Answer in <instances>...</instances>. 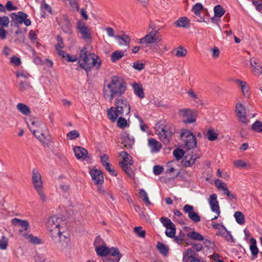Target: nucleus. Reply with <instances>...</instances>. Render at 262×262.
Listing matches in <instances>:
<instances>
[{
    "label": "nucleus",
    "instance_id": "1",
    "mask_svg": "<svg viewBox=\"0 0 262 262\" xmlns=\"http://www.w3.org/2000/svg\"><path fill=\"white\" fill-rule=\"evenodd\" d=\"M127 83L119 76H113L104 82L103 86V97L109 101L115 98V106H112L107 111L110 120L115 122L119 116L127 115L130 111V106L127 99L122 95L127 91Z\"/></svg>",
    "mask_w": 262,
    "mask_h": 262
},
{
    "label": "nucleus",
    "instance_id": "2",
    "mask_svg": "<svg viewBox=\"0 0 262 262\" xmlns=\"http://www.w3.org/2000/svg\"><path fill=\"white\" fill-rule=\"evenodd\" d=\"M47 228L51 232L52 238L59 237L60 241L64 239L69 241V234L67 232V225L65 221L56 216L50 217L47 223Z\"/></svg>",
    "mask_w": 262,
    "mask_h": 262
},
{
    "label": "nucleus",
    "instance_id": "3",
    "mask_svg": "<svg viewBox=\"0 0 262 262\" xmlns=\"http://www.w3.org/2000/svg\"><path fill=\"white\" fill-rule=\"evenodd\" d=\"M78 63L81 68L89 72L93 67L98 69L101 66V60L94 53L87 54L86 48L84 47L80 51Z\"/></svg>",
    "mask_w": 262,
    "mask_h": 262
},
{
    "label": "nucleus",
    "instance_id": "4",
    "mask_svg": "<svg viewBox=\"0 0 262 262\" xmlns=\"http://www.w3.org/2000/svg\"><path fill=\"white\" fill-rule=\"evenodd\" d=\"M155 128L156 134L163 143L167 144L173 134L172 125L164 121H161L156 124Z\"/></svg>",
    "mask_w": 262,
    "mask_h": 262
},
{
    "label": "nucleus",
    "instance_id": "5",
    "mask_svg": "<svg viewBox=\"0 0 262 262\" xmlns=\"http://www.w3.org/2000/svg\"><path fill=\"white\" fill-rule=\"evenodd\" d=\"M32 179L34 189L39 195L41 201L43 202H45L47 200V196L43 190V182L41 176L36 169H33L32 170Z\"/></svg>",
    "mask_w": 262,
    "mask_h": 262
},
{
    "label": "nucleus",
    "instance_id": "6",
    "mask_svg": "<svg viewBox=\"0 0 262 262\" xmlns=\"http://www.w3.org/2000/svg\"><path fill=\"white\" fill-rule=\"evenodd\" d=\"M28 127L35 137L43 144H46V141L49 140V137L46 134V133L48 131V128L45 123L40 122L38 124L35 128L31 126L28 123Z\"/></svg>",
    "mask_w": 262,
    "mask_h": 262
},
{
    "label": "nucleus",
    "instance_id": "7",
    "mask_svg": "<svg viewBox=\"0 0 262 262\" xmlns=\"http://www.w3.org/2000/svg\"><path fill=\"white\" fill-rule=\"evenodd\" d=\"M95 250L97 255L101 256H104L108 255L112 256H116L115 260H113V262H119L122 256L118 249L114 247L108 248L104 245L96 246Z\"/></svg>",
    "mask_w": 262,
    "mask_h": 262
},
{
    "label": "nucleus",
    "instance_id": "8",
    "mask_svg": "<svg viewBox=\"0 0 262 262\" xmlns=\"http://www.w3.org/2000/svg\"><path fill=\"white\" fill-rule=\"evenodd\" d=\"M181 139L184 143V147L190 150L196 147L197 142L194 135L188 130L183 129L181 134Z\"/></svg>",
    "mask_w": 262,
    "mask_h": 262
},
{
    "label": "nucleus",
    "instance_id": "9",
    "mask_svg": "<svg viewBox=\"0 0 262 262\" xmlns=\"http://www.w3.org/2000/svg\"><path fill=\"white\" fill-rule=\"evenodd\" d=\"M120 155L123 159V161L119 162L120 167L126 172L130 178H133L132 169L129 167V166L132 165L133 163L131 157L126 151H122Z\"/></svg>",
    "mask_w": 262,
    "mask_h": 262
},
{
    "label": "nucleus",
    "instance_id": "10",
    "mask_svg": "<svg viewBox=\"0 0 262 262\" xmlns=\"http://www.w3.org/2000/svg\"><path fill=\"white\" fill-rule=\"evenodd\" d=\"M179 115L185 123H193L196 121L197 113L194 110L182 109L179 111Z\"/></svg>",
    "mask_w": 262,
    "mask_h": 262
},
{
    "label": "nucleus",
    "instance_id": "11",
    "mask_svg": "<svg viewBox=\"0 0 262 262\" xmlns=\"http://www.w3.org/2000/svg\"><path fill=\"white\" fill-rule=\"evenodd\" d=\"M162 40V37L159 35L158 31L153 30L140 39V43L150 44Z\"/></svg>",
    "mask_w": 262,
    "mask_h": 262
},
{
    "label": "nucleus",
    "instance_id": "12",
    "mask_svg": "<svg viewBox=\"0 0 262 262\" xmlns=\"http://www.w3.org/2000/svg\"><path fill=\"white\" fill-rule=\"evenodd\" d=\"M11 17L16 24H21L24 23L26 26H29L31 24V20L27 18V14L21 11L17 13H12Z\"/></svg>",
    "mask_w": 262,
    "mask_h": 262
},
{
    "label": "nucleus",
    "instance_id": "13",
    "mask_svg": "<svg viewBox=\"0 0 262 262\" xmlns=\"http://www.w3.org/2000/svg\"><path fill=\"white\" fill-rule=\"evenodd\" d=\"M183 210L188 215V217L193 222L198 223L201 221V217L198 212L194 211L193 206L186 204L183 207Z\"/></svg>",
    "mask_w": 262,
    "mask_h": 262
},
{
    "label": "nucleus",
    "instance_id": "14",
    "mask_svg": "<svg viewBox=\"0 0 262 262\" xmlns=\"http://www.w3.org/2000/svg\"><path fill=\"white\" fill-rule=\"evenodd\" d=\"M246 108L239 102L235 105V112L239 120L244 123H247L248 119L246 115Z\"/></svg>",
    "mask_w": 262,
    "mask_h": 262
},
{
    "label": "nucleus",
    "instance_id": "15",
    "mask_svg": "<svg viewBox=\"0 0 262 262\" xmlns=\"http://www.w3.org/2000/svg\"><path fill=\"white\" fill-rule=\"evenodd\" d=\"M90 174L96 184L101 185L103 183V176L100 170L96 168L92 169L90 170Z\"/></svg>",
    "mask_w": 262,
    "mask_h": 262
},
{
    "label": "nucleus",
    "instance_id": "16",
    "mask_svg": "<svg viewBox=\"0 0 262 262\" xmlns=\"http://www.w3.org/2000/svg\"><path fill=\"white\" fill-rule=\"evenodd\" d=\"M252 71L254 75L259 76L262 74V64L259 60L255 58L250 59Z\"/></svg>",
    "mask_w": 262,
    "mask_h": 262
},
{
    "label": "nucleus",
    "instance_id": "17",
    "mask_svg": "<svg viewBox=\"0 0 262 262\" xmlns=\"http://www.w3.org/2000/svg\"><path fill=\"white\" fill-rule=\"evenodd\" d=\"M183 262H201L200 259L196 257L195 252L191 249H187L183 253Z\"/></svg>",
    "mask_w": 262,
    "mask_h": 262
},
{
    "label": "nucleus",
    "instance_id": "18",
    "mask_svg": "<svg viewBox=\"0 0 262 262\" xmlns=\"http://www.w3.org/2000/svg\"><path fill=\"white\" fill-rule=\"evenodd\" d=\"M121 142L123 145L127 148H130L134 144V138L126 132H123L121 134Z\"/></svg>",
    "mask_w": 262,
    "mask_h": 262
},
{
    "label": "nucleus",
    "instance_id": "19",
    "mask_svg": "<svg viewBox=\"0 0 262 262\" xmlns=\"http://www.w3.org/2000/svg\"><path fill=\"white\" fill-rule=\"evenodd\" d=\"M75 156L77 159L84 160L88 156V152L86 149L81 146L73 147Z\"/></svg>",
    "mask_w": 262,
    "mask_h": 262
},
{
    "label": "nucleus",
    "instance_id": "20",
    "mask_svg": "<svg viewBox=\"0 0 262 262\" xmlns=\"http://www.w3.org/2000/svg\"><path fill=\"white\" fill-rule=\"evenodd\" d=\"M77 28L84 39L90 40L91 39L90 31L83 23L79 21L78 23Z\"/></svg>",
    "mask_w": 262,
    "mask_h": 262
},
{
    "label": "nucleus",
    "instance_id": "21",
    "mask_svg": "<svg viewBox=\"0 0 262 262\" xmlns=\"http://www.w3.org/2000/svg\"><path fill=\"white\" fill-rule=\"evenodd\" d=\"M217 198V195L214 193L211 194L208 199V203L212 212H219V209H220Z\"/></svg>",
    "mask_w": 262,
    "mask_h": 262
},
{
    "label": "nucleus",
    "instance_id": "22",
    "mask_svg": "<svg viewBox=\"0 0 262 262\" xmlns=\"http://www.w3.org/2000/svg\"><path fill=\"white\" fill-rule=\"evenodd\" d=\"M148 146L152 153L158 152L161 148V144L155 138L148 139Z\"/></svg>",
    "mask_w": 262,
    "mask_h": 262
},
{
    "label": "nucleus",
    "instance_id": "23",
    "mask_svg": "<svg viewBox=\"0 0 262 262\" xmlns=\"http://www.w3.org/2000/svg\"><path fill=\"white\" fill-rule=\"evenodd\" d=\"M199 156L196 154L192 153L190 156H186L185 159L183 161V164L185 167H190L193 165Z\"/></svg>",
    "mask_w": 262,
    "mask_h": 262
},
{
    "label": "nucleus",
    "instance_id": "24",
    "mask_svg": "<svg viewBox=\"0 0 262 262\" xmlns=\"http://www.w3.org/2000/svg\"><path fill=\"white\" fill-rule=\"evenodd\" d=\"M57 41L58 42L55 46L56 51L59 56L62 58H64L66 57V52L61 50L64 47V45L62 41V38L59 36H57Z\"/></svg>",
    "mask_w": 262,
    "mask_h": 262
},
{
    "label": "nucleus",
    "instance_id": "25",
    "mask_svg": "<svg viewBox=\"0 0 262 262\" xmlns=\"http://www.w3.org/2000/svg\"><path fill=\"white\" fill-rule=\"evenodd\" d=\"M13 225L17 226H20L23 228V230L26 231L29 227V224L26 220H22L17 218L13 219L11 221Z\"/></svg>",
    "mask_w": 262,
    "mask_h": 262
},
{
    "label": "nucleus",
    "instance_id": "26",
    "mask_svg": "<svg viewBox=\"0 0 262 262\" xmlns=\"http://www.w3.org/2000/svg\"><path fill=\"white\" fill-rule=\"evenodd\" d=\"M233 163L234 166L237 168H249L251 166L249 162L242 159L235 160Z\"/></svg>",
    "mask_w": 262,
    "mask_h": 262
},
{
    "label": "nucleus",
    "instance_id": "27",
    "mask_svg": "<svg viewBox=\"0 0 262 262\" xmlns=\"http://www.w3.org/2000/svg\"><path fill=\"white\" fill-rule=\"evenodd\" d=\"M23 236L25 238L27 241L30 243L38 245L41 244V239L37 236H34L32 234H29L28 233H23Z\"/></svg>",
    "mask_w": 262,
    "mask_h": 262
},
{
    "label": "nucleus",
    "instance_id": "28",
    "mask_svg": "<svg viewBox=\"0 0 262 262\" xmlns=\"http://www.w3.org/2000/svg\"><path fill=\"white\" fill-rule=\"evenodd\" d=\"M132 87L134 89V92L136 95H137L141 99L144 97L143 89L141 84L135 83L132 84Z\"/></svg>",
    "mask_w": 262,
    "mask_h": 262
},
{
    "label": "nucleus",
    "instance_id": "29",
    "mask_svg": "<svg viewBox=\"0 0 262 262\" xmlns=\"http://www.w3.org/2000/svg\"><path fill=\"white\" fill-rule=\"evenodd\" d=\"M175 24L178 27H183L185 28H187L190 26L189 20L186 17L179 18L175 22Z\"/></svg>",
    "mask_w": 262,
    "mask_h": 262
},
{
    "label": "nucleus",
    "instance_id": "30",
    "mask_svg": "<svg viewBox=\"0 0 262 262\" xmlns=\"http://www.w3.org/2000/svg\"><path fill=\"white\" fill-rule=\"evenodd\" d=\"M115 38L118 41L119 45L129 46L130 39L128 36L126 35L122 36L117 35L115 36Z\"/></svg>",
    "mask_w": 262,
    "mask_h": 262
},
{
    "label": "nucleus",
    "instance_id": "31",
    "mask_svg": "<svg viewBox=\"0 0 262 262\" xmlns=\"http://www.w3.org/2000/svg\"><path fill=\"white\" fill-rule=\"evenodd\" d=\"M16 108L23 115H28L30 113V108L24 103H19L17 104L16 105Z\"/></svg>",
    "mask_w": 262,
    "mask_h": 262
},
{
    "label": "nucleus",
    "instance_id": "32",
    "mask_svg": "<svg viewBox=\"0 0 262 262\" xmlns=\"http://www.w3.org/2000/svg\"><path fill=\"white\" fill-rule=\"evenodd\" d=\"M187 236L189 238L195 241H202L204 240L203 236L195 231H192L188 233L187 234Z\"/></svg>",
    "mask_w": 262,
    "mask_h": 262
},
{
    "label": "nucleus",
    "instance_id": "33",
    "mask_svg": "<svg viewBox=\"0 0 262 262\" xmlns=\"http://www.w3.org/2000/svg\"><path fill=\"white\" fill-rule=\"evenodd\" d=\"M237 82L240 85L243 95L246 97H249V88L247 83L240 80H238Z\"/></svg>",
    "mask_w": 262,
    "mask_h": 262
},
{
    "label": "nucleus",
    "instance_id": "34",
    "mask_svg": "<svg viewBox=\"0 0 262 262\" xmlns=\"http://www.w3.org/2000/svg\"><path fill=\"white\" fill-rule=\"evenodd\" d=\"M250 249L252 254L256 257L258 253V249L256 246V241L253 238L251 239V245L250 246Z\"/></svg>",
    "mask_w": 262,
    "mask_h": 262
},
{
    "label": "nucleus",
    "instance_id": "35",
    "mask_svg": "<svg viewBox=\"0 0 262 262\" xmlns=\"http://www.w3.org/2000/svg\"><path fill=\"white\" fill-rule=\"evenodd\" d=\"M234 217L236 222L239 225H243L245 222V216L241 211H236L234 214Z\"/></svg>",
    "mask_w": 262,
    "mask_h": 262
},
{
    "label": "nucleus",
    "instance_id": "36",
    "mask_svg": "<svg viewBox=\"0 0 262 262\" xmlns=\"http://www.w3.org/2000/svg\"><path fill=\"white\" fill-rule=\"evenodd\" d=\"M174 52L175 55L178 57H183L187 54V50L181 46L176 48Z\"/></svg>",
    "mask_w": 262,
    "mask_h": 262
},
{
    "label": "nucleus",
    "instance_id": "37",
    "mask_svg": "<svg viewBox=\"0 0 262 262\" xmlns=\"http://www.w3.org/2000/svg\"><path fill=\"white\" fill-rule=\"evenodd\" d=\"M124 54V52L121 51L116 50L113 52L111 55L112 61L114 62H116L121 59Z\"/></svg>",
    "mask_w": 262,
    "mask_h": 262
},
{
    "label": "nucleus",
    "instance_id": "38",
    "mask_svg": "<svg viewBox=\"0 0 262 262\" xmlns=\"http://www.w3.org/2000/svg\"><path fill=\"white\" fill-rule=\"evenodd\" d=\"M214 13L215 17H221L225 13L224 8L220 5H217L214 8Z\"/></svg>",
    "mask_w": 262,
    "mask_h": 262
},
{
    "label": "nucleus",
    "instance_id": "39",
    "mask_svg": "<svg viewBox=\"0 0 262 262\" xmlns=\"http://www.w3.org/2000/svg\"><path fill=\"white\" fill-rule=\"evenodd\" d=\"M139 193L140 198L147 205H149L151 204V203L148 197L147 193L143 189H140Z\"/></svg>",
    "mask_w": 262,
    "mask_h": 262
},
{
    "label": "nucleus",
    "instance_id": "40",
    "mask_svg": "<svg viewBox=\"0 0 262 262\" xmlns=\"http://www.w3.org/2000/svg\"><path fill=\"white\" fill-rule=\"evenodd\" d=\"M214 184L218 189L222 190L223 191V192L228 188L227 184L225 183L222 182V181L220 179L216 180L215 181Z\"/></svg>",
    "mask_w": 262,
    "mask_h": 262
},
{
    "label": "nucleus",
    "instance_id": "41",
    "mask_svg": "<svg viewBox=\"0 0 262 262\" xmlns=\"http://www.w3.org/2000/svg\"><path fill=\"white\" fill-rule=\"evenodd\" d=\"M157 249L159 252L164 256H167L168 249V248L163 244L159 243L157 244Z\"/></svg>",
    "mask_w": 262,
    "mask_h": 262
},
{
    "label": "nucleus",
    "instance_id": "42",
    "mask_svg": "<svg viewBox=\"0 0 262 262\" xmlns=\"http://www.w3.org/2000/svg\"><path fill=\"white\" fill-rule=\"evenodd\" d=\"M176 232V227L174 225L171 227L166 228L165 233L167 236L169 237H173L175 236Z\"/></svg>",
    "mask_w": 262,
    "mask_h": 262
},
{
    "label": "nucleus",
    "instance_id": "43",
    "mask_svg": "<svg viewBox=\"0 0 262 262\" xmlns=\"http://www.w3.org/2000/svg\"><path fill=\"white\" fill-rule=\"evenodd\" d=\"M160 221L166 229L174 225L169 219L166 217H162L160 219Z\"/></svg>",
    "mask_w": 262,
    "mask_h": 262
},
{
    "label": "nucleus",
    "instance_id": "44",
    "mask_svg": "<svg viewBox=\"0 0 262 262\" xmlns=\"http://www.w3.org/2000/svg\"><path fill=\"white\" fill-rule=\"evenodd\" d=\"M252 129L256 132L262 133V122L256 121L252 125Z\"/></svg>",
    "mask_w": 262,
    "mask_h": 262
},
{
    "label": "nucleus",
    "instance_id": "45",
    "mask_svg": "<svg viewBox=\"0 0 262 262\" xmlns=\"http://www.w3.org/2000/svg\"><path fill=\"white\" fill-rule=\"evenodd\" d=\"M207 139L209 141H215L218 137V134L215 133L214 130L209 129L207 132Z\"/></svg>",
    "mask_w": 262,
    "mask_h": 262
},
{
    "label": "nucleus",
    "instance_id": "46",
    "mask_svg": "<svg viewBox=\"0 0 262 262\" xmlns=\"http://www.w3.org/2000/svg\"><path fill=\"white\" fill-rule=\"evenodd\" d=\"M80 135L76 130H73L70 132L67 135V137L68 140H74L79 137Z\"/></svg>",
    "mask_w": 262,
    "mask_h": 262
},
{
    "label": "nucleus",
    "instance_id": "47",
    "mask_svg": "<svg viewBox=\"0 0 262 262\" xmlns=\"http://www.w3.org/2000/svg\"><path fill=\"white\" fill-rule=\"evenodd\" d=\"M57 189L60 193H66L69 191L70 187L68 184H62L59 185Z\"/></svg>",
    "mask_w": 262,
    "mask_h": 262
},
{
    "label": "nucleus",
    "instance_id": "48",
    "mask_svg": "<svg viewBox=\"0 0 262 262\" xmlns=\"http://www.w3.org/2000/svg\"><path fill=\"white\" fill-rule=\"evenodd\" d=\"M203 9V5L201 3L195 4L192 7V11L196 15H200Z\"/></svg>",
    "mask_w": 262,
    "mask_h": 262
},
{
    "label": "nucleus",
    "instance_id": "49",
    "mask_svg": "<svg viewBox=\"0 0 262 262\" xmlns=\"http://www.w3.org/2000/svg\"><path fill=\"white\" fill-rule=\"evenodd\" d=\"M173 155L176 159L179 160L183 157L184 152L182 149L177 148L173 150Z\"/></svg>",
    "mask_w": 262,
    "mask_h": 262
},
{
    "label": "nucleus",
    "instance_id": "50",
    "mask_svg": "<svg viewBox=\"0 0 262 262\" xmlns=\"http://www.w3.org/2000/svg\"><path fill=\"white\" fill-rule=\"evenodd\" d=\"M134 231L139 236L141 237H144L145 235V231L142 230V227L141 226L135 227L134 228Z\"/></svg>",
    "mask_w": 262,
    "mask_h": 262
},
{
    "label": "nucleus",
    "instance_id": "51",
    "mask_svg": "<svg viewBox=\"0 0 262 262\" xmlns=\"http://www.w3.org/2000/svg\"><path fill=\"white\" fill-rule=\"evenodd\" d=\"M9 19L7 16L0 17V26L2 27H7L9 24Z\"/></svg>",
    "mask_w": 262,
    "mask_h": 262
},
{
    "label": "nucleus",
    "instance_id": "52",
    "mask_svg": "<svg viewBox=\"0 0 262 262\" xmlns=\"http://www.w3.org/2000/svg\"><path fill=\"white\" fill-rule=\"evenodd\" d=\"M71 9L74 11H78L79 7L76 0H69Z\"/></svg>",
    "mask_w": 262,
    "mask_h": 262
},
{
    "label": "nucleus",
    "instance_id": "53",
    "mask_svg": "<svg viewBox=\"0 0 262 262\" xmlns=\"http://www.w3.org/2000/svg\"><path fill=\"white\" fill-rule=\"evenodd\" d=\"M101 160L102 165L105 168L111 165L108 162V157L106 155H103L102 156Z\"/></svg>",
    "mask_w": 262,
    "mask_h": 262
},
{
    "label": "nucleus",
    "instance_id": "54",
    "mask_svg": "<svg viewBox=\"0 0 262 262\" xmlns=\"http://www.w3.org/2000/svg\"><path fill=\"white\" fill-rule=\"evenodd\" d=\"M127 121L126 120L122 118L119 117L117 121V125L120 128H124L127 126Z\"/></svg>",
    "mask_w": 262,
    "mask_h": 262
},
{
    "label": "nucleus",
    "instance_id": "55",
    "mask_svg": "<svg viewBox=\"0 0 262 262\" xmlns=\"http://www.w3.org/2000/svg\"><path fill=\"white\" fill-rule=\"evenodd\" d=\"M133 68L138 71L142 70L144 67V64L140 61H137L133 63Z\"/></svg>",
    "mask_w": 262,
    "mask_h": 262
},
{
    "label": "nucleus",
    "instance_id": "56",
    "mask_svg": "<svg viewBox=\"0 0 262 262\" xmlns=\"http://www.w3.org/2000/svg\"><path fill=\"white\" fill-rule=\"evenodd\" d=\"M164 168L159 165H156L153 168V172L155 175L160 174L163 171Z\"/></svg>",
    "mask_w": 262,
    "mask_h": 262
},
{
    "label": "nucleus",
    "instance_id": "57",
    "mask_svg": "<svg viewBox=\"0 0 262 262\" xmlns=\"http://www.w3.org/2000/svg\"><path fill=\"white\" fill-rule=\"evenodd\" d=\"M10 62L16 66H18L21 63V60L19 58L14 56L10 58Z\"/></svg>",
    "mask_w": 262,
    "mask_h": 262
},
{
    "label": "nucleus",
    "instance_id": "58",
    "mask_svg": "<svg viewBox=\"0 0 262 262\" xmlns=\"http://www.w3.org/2000/svg\"><path fill=\"white\" fill-rule=\"evenodd\" d=\"M8 246V243L6 239L3 237L0 240V249L2 250H5L7 248Z\"/></svg>",
    "mask_w": 262,
    "mask_h": 262
},
{
    "label": "nucleus",
    "instance_id": "59",
    "mask_svg": "<svg viewBox=\"0 0 262 262\" xmlns=\"http://www.w3.org/2000/svg\"><path fill=\"white\" fill-rule=\"evenodd\" d=\"M6 8L9 11L16 10L17 9V7L14 6L12 3L11 1H8L6 5Z\"/></svg>",
    "mask_w": 262,
    "mask_h": 262
},
{
    "label": "nucleus",
    "instance_id": "60",
    "mask_svg": "<svg viewBox=\"0 0 262 262\" xmlns=\"http://www.w3.org/2000/svg\"><path fill=\"white\" fill-rule=\"evenodd\" d=\"M202 248H203V247L201 244H196L194 245L192 247H191L190 248H189L188 249H191V251H194H194L199 252V251H201V250L202 249Z\"/></svg>",
    "mask_w": 262,
    "mask_h": 262
},
{
    "label": "nucleus",
    "instance_id": "61",
    "mask_svg": "<svg viewBox=\"0 0 262 262\" xmlns=\"http://www.w3.org/2000/svg\"><path fill=\"white\" fill-rule=\"evenodd\" d=\"M105 31H106V32L107 33V35L109 37H115V31H114V30L112 28L107 27L105 29Z\"/></svg>",
    "mask_w": 262,
    "mask_h": 262
},
{
    "label": "nucleus",
    "instance_id": "62",
    "mask_svg": "<svg viewBox=\"0 0 262 262\" xmlns=\"http://www.w3.org/2000/svg\"><path fill=\"white\" fill-rule=\"evenodd\" d=\"M252 3L253 5L255 7V8L258 11H260L262 9V5L259 3V0H253Z\"/></svg>",
    "mask_w": 262,
    "mask_h": 262
},
{
    "label": "nucleus",
    "instance_id": "63",
    "mask_svg": "<svg viewBox=\"0 0 262 262\" xmlns=\"http://www.w3.org/2000/svg\"><path fill=\"white\" fill-rule=\"evenodd\" d=\"M64 58H67V60L69 62H75L77 60L78 58L76 55H74L73 56H70L69 54H68L66 53V57Z\"/></svg>",
    "mask_w": 262,
    "mask_h": 262
},
{
    "label": "nucleus",
    "instance_id": "64",
    "mask_svg": "<svg viewBox=\"0 0 262 262\" xmlns=\"http://www.w3.org/2000/svg\"><path fill=\"white\" fill-rule=\"evenodd\" d=\"M36 262H51L46 259L43 255H38L35 258Z\"/></svg>",
    "mask_w": 262,
    "mask_h": 262
}]
</instances>
